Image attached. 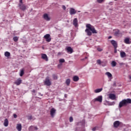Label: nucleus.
I'll return each instance as SVG.
<instances>
[{"label": "nucleus", "mask_w": 131, "mask_h": 131, "mask_svg": "<svg viewBox=\"0 0 131 131\" xmlns=\"http://www.w3.org/2000/svg\"><path fill=\"white\" fill-rule=\"evenodd\" d=\"M86 29L85 30V32L87 33V35H88V36H91V35H92V33H98V32H97V30L95 29V27L92 26V25L90 24H88L86 25Z\"/></svg>", "instance_id": "nucleus-1"}, {"label": "nucleus", "mask_w": 131, "mask_h": 131, "mask_svg": "<svg viewBox=\"0 0 131 131\" xmlns=\"http://www.w3.org/2000/svg\"><path fill=\"white\" fill-rule=\"evenodd\" d=\"M44 84L45 85L47 86H50V85H52V82L50 80V77H47L44 81Z\"/></svg>", "instance_id": "nucleus-2"}, {"label": "nucleus", "mask_w": 131, "mask_h": 131, "mask_svg": "<svg viewBox=\"0 0 131 131\" xmlns=\"http://www.w3.org/2000/svg\"><path fill=\"white\" fill-rule=\"evenodd\" d=\"M93 102H99V103H102L103 101V97L101 95L98 96L97 98L93 99Z\"/></svg>", "instance_id": "nucleus-3"}, {"label": "nucleus", "mask_w": 131, "mask_h": 131, "mask_svg": "<svg viewBox=\"0 0 131 131\" xmlns=\"http://www.w3.org/2000/svg\"><path fill=\"white\" fill-rule=\"evenodd\" d=\"M44 38L46 39L47 42H50L51 40H52V38H51V35L50 34H47L44 36Z\"/></svg>", "instance_id": "nucleus-4"}, {"label": "nucleus", "mask_w": 131, "mask_h": 131, "mask_svg": "<svg viewBox=\"0 0 131 131\" xmlns=\"http://www.w3.org/2000/svg\"><path fill=\"white\" fill-rule=\"evenodd\" d=\"M113 32L115 36H119V35L120 34V31L118 29H115L113 30Z\"/></svg>", "instance_id": "nucleus-5"}, {"label": "nucleus", "mask_w": 131, "mask_h": 131, "mask_svg": "<svg viewBox=\"0 0 131 131\" xmlns=\"http://www.w3.org/2000/svg\"><path fill=\"white\" fill-rule=\"evenodd\" d=\"M22 83V79L20 78H18L16 81L14 82V84L16 85H20Z\"/></svg>", "instance_id": "nucleus-6"}, {"label": "nucleus", "mask_w": 131, "mask_h": 131, "mask_svg": "<svg viewBox=\"0 0 131 131\" xmlns=\"http://www.w3.org/2000/svg\"><path fill=\"white\" fill-rule=\"evenodd\" d=\"M56 114V109L52 108L50 110V115L51 117L53 118Z\"/></svg>", "instance_id": "nucleus-7"}, {"label": "nucleus", "mask_w": 131, "mask_h": 131, "mask_svg": "<svg viewBox=\"0 0 131 131\" xmlns=\"http://www.w3.org/2000/svg\"><path fill=\"white\" fill-rule=\"evenodd\" d=\"M18 6L19 7V9L21 10V11H25L26 10V6H25L24 4H19Z\"/></svg>", "instance_id": "nucleus-8"}, {"label": "nucleus", "mask_w": 131, "mask_h": 131, "mask_svg": "<svg viewBox=\"0 0 131 131\" xmlns=\"http://www.w3.org/2000/svg\"><path fill=\"white\" fill-rule=\"evenodd\" d=\"M111 43H112V46L114 47V48H117L118 44L117 42L114 40H112L111 41Z\"/></svg>", "instance_id": "nucleus-9"}, {"label": "nucleus", "mask_w": 131, "mask_h": 131, "mask_svg": "<svg viewBox=\"0 0 131 131\" xmlns=\"http://www.w3.org/2000/svg\"><path fill=\"white\" fill-rule=\"evenodd\" d=\"M120 125V122L119 121H116L114 122V127L117 128Z\"/></svg>", "instance_id": "nucleus-10"}, {"label": "nucleus", "mask_w": 131, "mask_h": 131, "mask_svg": "<svg viewBox=\"0 0 131 131\" xmlns=\"http://www.w3.org/2000/svg\"><path fill=\"white\" fill-rule=\"evenodd\" d=\"M43 17L45 20H46V21H50V20H51V18L47 13L43 14Z\"/></svg>", "instance_id": "nucleus-11"}, {"label": "nucleus", "mask_w": 131, "mask_h": 131, "mask_svg": "<svg viewBox=\"0 0 131 131\" xmlns=\"http://www.w3.org/2000/svg\"><path fill=\"white\" fill-rule=\"evenodd\" d=\"M124 104H125L126 105L127 104H131V99L129 98H127L126 99H123Z\"/></svg>", "instance_id": "nucleus-12"}, {"label": "nucleus", "mask_w": 131, "mask_h": 131, "mask_svg": "<svg viewBox=\"0 0 131 131\" xmlns=\"http://www.w3.org/2000/svg\"><path fill=\"white\" fill-rule=\"evenodd\" d=\"M41 58L43 60H45V61H49V58H48V56L46 54H41Z\"/></svg>", "instance_id": "nucleus-13"}, {"label": "nucleus", "mask_w": 131, "mask_h": 131, "mask_svg": "<svg viewBox=\"0 0 131 131\" xmlns=\"http://www.w3.org/2000/svg\"><path fill=\"white\" fill-rule=\"evenodd\" d=\"M76 13V10L74 9V8H71L70 10V15H75Z\"/></svg>", "instance_id": "nucleus-14"}, {"label": "nucleus", "mask_w": 131, "mask_h": 131, "mask_svg": "<svg viewBox=\"0 0 131 131\" xmlns=\"http://www.w3.org/2000/svg\"><path fill=\"white\" fill-rule=\"evenodd\" d=\"M123 106H126L125 103H124V101L122 100L120 102L119 104V108H121L123 107Z\"/></svg>", "instance_id": "nucleus-15"}, {"label": "nucleus", "mask_w": 131, "mask_h": 131, "mask_svg": "<svg viewBox=\"0 0 131 131\" xmlns=\"http://www.w3.org/2000/svg\"><path fill=\"white\" fill-rule=\"evenodd\" d=\"M16 129H17L18 131L22 130V125L21 124H17Z\"/></svg>", "instance_id": "nucleus-16"}, {"label": "nucleus", "mask_w": 131, "mask_h": 131, "mask_svg": "<svg viewBox=\"0 0 131 131\" xmlns=\"http://www.w3.org/2000/svg\"><path fill=\"white\" fill-rule=\"evenodd\" d=\"M109 98L111 100H115V99H116V96L113 94H110L109 95Z\"/></svg>", "instance_id": "nucleus-17"}, {"label": "nucleus", "mask_w": 131, "mask_h": 131, "mask_svg": "<svg viewBox=\"0 0 131 131\" xmlns=\"http://www.w3.org/2000/svg\"><path fill=\"white\" fill-rule=\"evenodd\" d=\"M73 25H74L75 27H77V25H78V20H77L76 18L73 20Z\"/></svg>", "instance_id": "nucleus-18"}, {"label": "nucleus", "mask_w": 131, "mask_h": 131, "mask_svg": "<svg viewBox=\"0 0 131 131\" xmlns=\"http://www.w3.org/2000/svg\"><path fill=\"white\" fill-rule=\"evenodd\" d=\"M67 51L68 53H70V54H72L73 53V49L71 47H68L67 48Z\"/></svg>", "instance_id": "nucleus-19"}, {"label": "nucleus", "mask_w": 131, "mask_h": 131, "mask_svg": "<svg viewBox=\"0 0 131 131\" xmlns=\"http://www.w3.org/2000/svg\"><path fill=\"white\" fill-rule=\"evenodd\" d=\"M4 126H6V127L9 125V120H8V119H5V120H4Z\"/></svg>", "instance_id": "nucleus-20"}, {"label": "nucleus", "mask_w": 131, "mask_h": 131, "mask_svg": "<svg viewBox=\"0 0 131 131\" xmlns=\"http://www.w3.org/2000/svg\"><path fill=\"white\" fill-rule=\"evenodd\" d=\"M124 42L125 43H126V45H130L131 43V41H129V38H126L124 39Z\"/></svg>", "instance_id": "nucleus-21"}, {"label": "nucleus", "mask_w": 131, "mask_h": 131, "mask_svg": "<svg viewBox=\"0 0 131 131\" xmlns=\"http://www.w3.org/2000/svg\"><path fill=\"white\" fill-rule=\"evenodd\" d=\"M120 56L121 58H124L125 57H126V54L125 52L122 51L120 52Z\"/></svg>", "instance_id": "nucleus-22"}, {"label": "nucleus", "mask_w": 131, "mask_h": 131, "mask_svg": "<svg viewBox=\"0 0 131 131\" xmlns=\"http://www.w3.org/2000/svg\"><path fill=\"white\" fill-rule=\"evenodd\" d=\"M73 80L75 82L78 81L79 80V77H78L77 76H74L73 78Z\"/></svg>", "instance_id": "nucleus-23"}, {"label": "nucleus", "mask_w": 131, "mask_h": 131, "mask_svg": "<svg viewBox=\"0 0 131 131\" xmlns=\"http://www.w3.org/2000/svg\"><path fill=\"white\" fill-rule=\"evenodd\" d=\"M102 91H103L102 88L98 89L95 90V93H96V94H98V93H100V92H102Z\"/></svg>", "instance_id": "nucleus-24"}, {"label": "nucleus", "mask_w": 131, "mask_h": 131, "mask_svg": "<svg viewBox=\"0 0 131 131\" xmlns=\"http://www.w3.org/2000/svg\"><path fill=\"white\" fill-rule=\"evenodd\" d=\"M70 82H71L70 79H67L66 80V83L67 85H70Z\"/></svg>", "instance_id": "nucleus-25"}, {"label": "nucleus", "mask_w": 131, "mask_h": 131, "mask_svg": "<svg viewBox=\"0 0 131 131\" xmlns=\"http://www.w3.org/2000/svg\"><path fill=\"white\" fill-rule=\"evenodd\" d=\"M30 129H35V130H37V129H38V128H37V126H31L30 127Z\"/></svg>", "instance_id": "nucleus-26"}, {"label": "nucleus", "mask_w": 131, "mask_h": 131, "mask_svg": "<svg viewBox=\"0 0 131 131\" xmlns=\"http://www.w3.org/2000/svg\"><path fill=\"white\" fill-rule=\"evenodd\" d=\"M19 75L21 77H22V76H23V75H24V69H22L20 70V72Z\"/></svg>", "instance_id": "nucleus-27"}, {"label": "nucleus", "mask_w": 131, "mask_h": 131, "mask_svg": "<svg viewBox=\"0 0 131 131\" xmlns=\"http://www.w3.org/2000/svg\"><path fill=\"white\" fill-rule=\"evenodd\" d=\"M5 57H10V56H11V53L9 52H6L5 53Z\"/></svg>", "instance_id": "nucleus-28"}, {"label": "nucleus", "mask_w": 131, "mask_h": 131, "mask_svg": "<svg viewBox=\"0 0 131 131\" xmlns=\"http://www.w3.org/2000/svg\"><path fill=\"white\" fill-rule=\"evenodd\" d=\"M112 67H115L116 66V62L115 61H113L111 63Z\"/></svg>", "instance_id": "nucleus-29"}, {"label": "nucleus", "mask_w": 131, "mask_h": 131, "mask_svg": "<svg viewBox=\"0 0 131 131\" xmlns=\"http://www.w3.org/2000/svg\"><path fill=\"white\" fill-rule=\"evenodd\" d=\"M106 75L108 76V77H112V74L110 73V72H106L105 73Z\"/></svg>", "instance_id": "nucleus-30"}, {"label": "nucleus", "mask_w": 131, "mask_h": 131, "mask_svg": "<svg viewBox=\"0 0 131 131\" xmlns=\"http://www.w3.org/2000/svg\"><path fill=\"white\" fill-rule=\"evenodd\" d=\"M13 39L14 41H15V42H17V41L18 40V38L17 36H15L13 38Z\"/></svg>", "instance_id": "nucleus-31"}, {"label": "nucleus", "mask_w": 131, "mask_h": 131, "mask_svg": "<svg viewBox=\"0 0 131 131\" xmlns=\"http://www.w3.org/2000/svg\"><path fill=\"white\" fill-rule=\"evenodd\" d=\"M52 77H53V79H55V80L58 79V76L55 74L52 75Z\"/></svg>", "instance_id": "nucleus-32"}, {"label": "nucleus", "mask_w": 131, "mask_h": 131, "mask_svg": "<svg viewBox=\"0 0 131 131\" xmlns=\"http://www.w3.org/2000/svg\"><path fill=\"white\" fill-rule=\"evenodd\" d=\"M97 63L99 64V65H101V64L103 63V62L101 61V60L100 59H98L97 60Z\"/></svg>", "instance_id": "nucleus-33"}, {"label": "nucleus", "mask_w": 131, "mask_h": 131, "mask_svg": "<svg viewBox=\"0 0 131 131\" xmlns=\"http://www.w3.org/2000/svg\"><path fill=\"white\" fill-rule=\"evenodd\" d=\"M65 62V59H59V63H64Z\"/></svg>", "instance_id": "nucleus-34"}, {"label": "nucleus", "mask_w": 131, "mask_h": 131, "mask_svg": "<svg viewBox=\"0 0 131 131\" xmlns=\"http://www.w3.org/2000/svg\"><path fill=\"white\" fill-rule=\"evenodd\" d=\"M104 2V0H97V2L99 3V4H102Z\"/></svg>", "instance_id": "nucleus-35"}, {"label": "nucleus", "mask_w": 131, "mask_h": 131, "mask_svg": "<svg viewBox=\"0 0 131 131\" xmlns=\"http://www.w3.org/2000/svg\"><path fill=\"white\" fill-rule=\"evenodd\" d=\"M73 121V117H70V122H72Z\"/></svg>", "instance_id": "nucleus-36"}, {"label": "nucleus", "mask_w": 131, "mask_h": 131, "mask_svg": "<svg viewBox=\"0 0 131 131\" xmlns=\"http://www.w3.org/2000/svg\"><path fill=\"white\" fill-rule=\"evenodd\" d=\"M97 51H98V52H102V51H103V49H101L100 48H98Z\"/></svg>", "instance_id": "nucleus-37"}, {"label": "nucleus", "mask_w": 131, "mask_h": 131, "mask_svg": "<svg viewBox=\"0 0 131 131\" xmlns=\"http://www.w3.org/2000/svg\"><path fill=\"white\" fill-rule=\"evenodd\" d=\"M114 53L115 54H116L117 53V48H114Z\"/></svg>", "instance_id": "nucleus-38"}, {"label": "nucleus", "mask_w": 131, "mask_h": 131, "mask_svg": "<svg viewBox=\"0 0 131 131\" xmlns=\"http://www.w3.org/2000/svg\"><path fill=\"white\" fill-rule=\"evenodd\" d=\"M28 119H29V120H31V119H32V116H29Z\"/></svg>", "instance_id": "nucleus-39"}, {"label": "nucleus", "mask_w": 131, "mask_h": 131, "mask_svg": "<svg viewBox=\"0 0 131 131\" xmlns=\"http://www.w3.org/2000/svg\"><path fill=\"white\" fill-rule=\"evenodd\" d=\"M62 9H63L64 10H66V7H65V6L63 5V6H62Z\"/></svg>", "instance_id": "nucleus-40"}, {"label": "nucleus", "mask_w": 131, "mask_h": 131, "mask_svg": "<svg viewBox=\"0 0 131 131\" xmlns=\"http://www.w3.org/2000/svg\"><path fill=\"white\" fill-rule=\"evenodd\" d=\"M19 4H23V0H19Z\"/></svg>", "instance_id": "nucleus-41"}, {"label": "nucleus", "mask_w": 131, "mask_h": 131, "mask_svg": "<svg viewBox=\"0 0 131 131\" xmlns=\"http://www.w3.org/2000/svg\"><path fill=\"white\" fill-rule=\"evenodd\" d=\"M14 118H16L17 117V115L16 114H13Z\"/></svg>", "instance_id": "nucleus-42"}, {"label": "nucleus", "mask_w": 131, "mask_h": 131, "mask_svg": "<svg viewBox=\"0 0 131 131\" xmlns=\"http://www.w3.org/2000/svg\"><path fill=\"white\" fill-rule=\"evenodd\" d=\"M96 128H97L96 127H94V128H92V130L95 131V130H96Z\"/></svg>", "instance_id": "nucleus-43"}, {"label": "nucleus", "mask_w": 131, "mask_h": 131, "mask_svg": "<svg viewBox=\"0 0 131 131\" xmlns=\"http://www.w3.org/2000/svg\"><path fill=\"white\" fill-rule=\"evenodd\" d=\"M119 65L122 66V65H124V63L123 62H121V63H119Z\"/></svg>", "instance_id": "nucleus-44"}, {"label": "nucleus", "mask_w": 131, "mask_h": 131, "mask_svg": "<svg viewBox=\"0 0 131 131\" xmlns=\"http://www.w3.org/2000/svg\"><path fill=\"white\" fill-rule=\"evenodd\" d=\"M110 38H112V36H109L108 37V39H110Z\"/></svg>", "instance_id": "nucleus-45"}, {"label": "nucleus", "mask_w": 131, "mask_h": 131, "mask_svg": "<svg viewBox=\"0 0 131 131\" xmlns=\"http://www.w3.org/2000/svg\"><path fill=\"white\" fill-rule=\"evenodd\" d=\"M32 93H35V90H32Z\"/></svg>", "instance_id": "nucleus-46"}, {"label": "nucleus", "mask_w": 131, "mask_h": 131, "mask_svg": "<svg viewBox=\"0 0 131 131\" xmlns=\"http://www.w3.org/2000/svg\"><path fill=\"white\" fill-rule=\"evenodd\" d=\"M102 66H103V67H104V66H106V64H102Z\"/></svg>", "instance_id": "nucleus-47"}, {"label": "nucleus", "mask_w": 131, "mask_h": 131, "mask_svg": "<svg viewBox=\"0 0 131 131\" xmlns=\"http://www.w3.org/2000/svg\"><path fill=\"white\" fill-rule=\"evenodd\" d=\"M58 55H61V52H58Z\"/></svg>", "instance_id": "nucleus-48"}, {"label": "nucleus", "mask_w": 131, "mask_h": 131, "mask_svg": "<svg viewBox=\"0 0 131 131\" xmlns=\"http://www.w3.org/2000/svg\"><path fill=\"white\" fill-rule=\"evenodd\" d=\"M84 59H88V57L85 56Z\"/></svg>", "instance_id": "nucleus-49"}, {"label": "nucleus", "mask_w": 131, "mask_h": 131, "mask_svg": "<svg viewBox=\"0 0 131 131\" xmlns=\"http://www.w3.org/2000/svg\"><path fill=\"white\" fill-rule=\"evenodd\" d=\"M60 66H61V65H60V64H58V67H60Z\"/></svg>", "instance_id": "nucleus-50"}, {"label": "nucleus", "mask_w": 131, "mask_h": 131, "mask_svg": "<svg viewBox=\"0 0 131 131\" xmlns=\"http://www.w3.org/2000/svg\"><path fill=\"white\" fill-rule=\"evenodd\" d=\"M129 78H130V79H131V76H129Z\"/></svg>", "instance_id": "nucleus-51"}, {"label": "nucleus", "mask_w": 131, "mask_h": 131, "mask_svg": "<svg viewBox=\"0 0 131 131\" xmlns=\"http://www.w3.org/2000/svg\"><path fill=\"white\" fill-rule=\"evenodd\" d=\"M115 1H118V0H115Z\"/></svg>", "instance_id": "nucleus-52"}, {"label": "nucleus", "mask_w": 131, "mask_h": 131, "mask_svg": "<svg viewBox=\"0 0 131 131\" xmlns=\"http://www.w3.org/2000/svg\"><path fill=\"white\" fill-rule=\"evenodd\" d=\"M82 60H84V59H82Z\"/></svg>", "instance_id": "nucleus-53"}]
</instances>
